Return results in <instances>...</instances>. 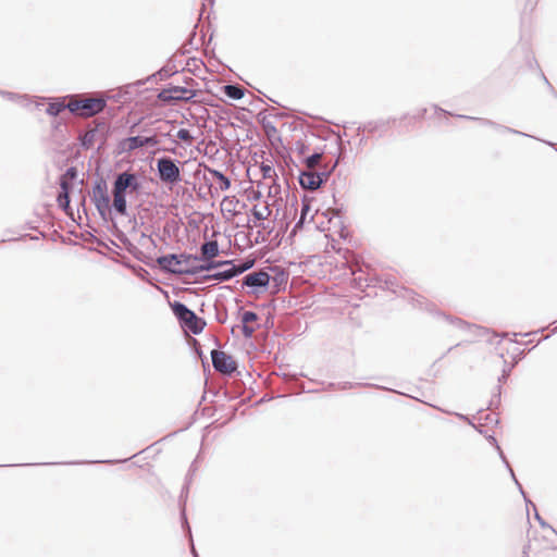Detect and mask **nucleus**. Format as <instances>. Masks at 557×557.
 <instances>
[{
    "mask_svg": "<svg viewBox=\"0 0 557 557\" xmlns=\"http://www.w3.org/2000/svg\"><path fill=\"white\" fill-rule=\"evenodd\" d=\"M180 165L181 162L177 159L168 156L158 158L156 170L159 181L170 187L178 185L183 180Z\"/></svg>",
    "mask_w": 557,
    "mask_h": 557,
    "instance_id": "obj_1",
    "label": "nucleus"
},
{
    "mask_svg": "<svg viewBox=\"0 0 557 557\" xmlns=\"http://www.w3.org/2000/svg\"><path fill=\"white\" fill-rule=\"evenodd\" d=\"M94 123V127H89L88 129L81 132L77 138L79 147L85 151L89 150L94 146L96 138L101 140L98 146V151L103 149L110 136V125L104 119L96 120Z\"/></svg>",
    "mask_w": 557,
    "mask_h": 557,
    "instance_id": "obj_2",
    "label": "nucleus"
},
{
    "mask_svg": "<svg viewBox=\"0 0 557 557\" xmlns=\"http://www.w3.org/2000/svg\"><path fill=\"white\" fill-rule=\"evenodd\" d=\"M90 198L101 220L109 222L110 196L108 193L107 180L102 175H97L95 178Z\"/></svg>",
    "mask_w": 557,
    "mask_h": 557,
    "instance_id": "obj_3",
    "label": "nucleus"
},
{
    "mask_svg": "<svg viewBox=\"0 0 557 557\" xmlns=\"http://www.w3.org/2000/svg\"><path fill=\"white\" fill-rule=\"evenodd\" d=\"M111 193L113 196V200L112 202H109V221L112 223V233L122 243H129L126 234L119 228L116 222L113 220L112 216L113 214L122 216L128 215L127 196H124V194H121L117 190L111 189Z\"/></svg>",
    "mask_w": 557,
    "mask_h": 557,
    "instance_id": "obj_4",
    "label": "nucleus"
},
{
    "mask_svg": "<svg viewBox=\"0 0 557 557\" xmlns=\"http://www.w3.org/2000/svg\"><path fill=\"white\" fill-rule=\"evenodd\" d=\"M143 189V183L137 173L131 170L116 173L112 183V190H117L124 196L139 195Z\"/></svg>",
    "mask_w": 557,
    "mask_h": 557,
    "instance_id": "obj_5",
    "label": "nucleus"
},
{
    "mask_svg": "<svg viewBox=\"0 0 557 557\" xmlns=\"http://www.w3.org/2000/svg\"><path fill=\"white\" fill-rule=\"evenodd\" d=\"M107 107V98H84L81 100H71L70 113L81 117H91L101 112Z\"/></svg>",
    "mask_w": 557,
    "mask_h": 557,
    "instance_id": "obj_6",
    "label": "nucleus"
},
{
    "mask_svg": "<svg viewBox=\"0 0 557 557\" xmlns=\"http://www.w3.org/2000/svg\"><path fill=\"white\" fill-rule=\"evenodd\" d=\"M272 276L264 270L246 274L242 280V287H247L248 294L259 295L268 290Z\"/></svg>",
    "mask_w": 557,
    "mask_h": 557,
    "instance_id": "obj_7",
    "label": "nucleus"
},
{
    "mask_svg": "<svg viewBox=\"0 0 557 557\" xmlns=\"http://www.w3.org/2000/svg\"><path fill=\"white\" fill-rule=\"evenodd\" d=\"M196 96V91L185 86L170 84L158 94V99L164 104H172L178 101L188 102Z\"/></svg>",
    "mask_w": 557,
    "mask_h": 557,
    "instance_id": "obj_8",
    "label": "nucleus"
},
{
    "mask_svg": "<svg viewBox=\"0 0 557 557\" xmlns=\"http://www.w3.org/2000/svg\"><path fill=\"white\" fill-rule=\"evenodd\" d=\"M211 361L213 369L227 377H232L237 372L238 364L232 355L220 349L211 350Z\"/></svg>",
    "mask_w": 557,
    "mask_h": 557,
    "instance_id": "obj_9",
    "label": "nucleus"
},
{
    "mask_svg": "<svg viewBox=\"0 0 557 557\" xmlns=\"http://www.w3.org/2000/svg\"><path fill=\"white\" fill-rule=\"evenodd\" d=\"M336 143H337V147H338V156H337L336 160L333 162V164L330 166H326L320 171H314L315 178H317L320 187H322L324 184H326L331 174L334 172V170L338 165L339 160L344 158V154L346 151V146L342 139V134H338Z\"/></svg>",
    "mask_w": 557,
    "mask_h": 557,
    "instance_id": "obj_10",
    "label": "nucleus"
},
{
    "mask_svg": "<svg viewBox=\"0 0 557 557\" xmlns=\"http://www.w3.org/2000/svg\"><path fill=\"white\" fill-rule=\"evenodd\" d=\"M156 262L161 271L169 274L185 275V269L175 268L174 265H181L182 260L177 257V253H168L159 256Z\"/></svg>",
    "mask_w": 557,
    "mask_h": 557,
    "instance_id": "obj_11",
    "label": "nucleus"
},
{
    "mask_svg": "<svg viewBox=\"0 0 557 557\" xmlns=\"http://www.w3.org/2000/svg\"><path fill=\"white\" fill-rule=\"evenodd\" d=\"M74 98L73 95H67L63 97H53L49 98L48 107L46 109V113L50 116L57 117L64 110H69L71 108V100Z\"/></svg>",
    "mask_w": 557,
    "mask_h": 557,
    "instance_id": "obj_12",
    "label": "nucleus"
},
{
    "mask_svg": "<svg viewBox=\"0 0 557 557\" xmlns=\"http://www.w3.org/2000/svg\"><path fill=\"white\" fill-rule=\"evenodd\" d=\"M73 189L72 184H67L66 182L62 181L60 183V191L57 196V202L60 209L66 214L71 215L73 214V209L71 207V191Z\"/></svg>",
    "mask_w": 557,
    "mask_h": 557,
    "instance_id": "obj_13",
    "label": "nucleus"
},
{
    "mask_svg": "<svg viewBox=\"0 0 557 557\" xmlns=\"http://www.w3.org/2000/svg\"><path fill=\"white\" fill-rule=\"evenodd\" d=\"M298 183L302 189H308L310 191H315L320 188L315 178V173L311 170H300L298 174Z\"/></svg>",
    "mask_w": 557,
    "mask_h": 557,
    "instance_id": "obj_14",
    "label": "nucleus"
},
{
    "mask_svg": "<svg viewBox=\"0 0 557 557\" xmlns=\"http://www.w3.org/2000/svg\"><path fill=\"white\" fill-rule=\"evenodd\" d=\"M170 307L172 309L173 314L177 319L180 325L184 324L189 318L195 313L191 309H189L184 302L180 300H174L170 302Z\"/></svg>",
    "mask_w": 557,
    "mask_h": 557,
    "instance_id": "obj_15",
    "label": "nucleus"
},
{
    "mask_svg": "<svg viewBox=\"0 0 557 557\" xmlns=\"http://www.w3.org/2000/svg\"><path fill=\"white\" fill-rule=\"evenodd\" d=\"M220 255V247L216 240H206L200 246L199 261H206V259H214Z\"/></svg>",
    "mask_w": 557,
    "mask_h": 557,
    "instance_id": "obj_16",
    "label": "nucleus"
},
{
    "mask_svg": "<svg viewBox=\"0 0 557 557\" xmlns=\"http://www.w3.org/2000/svg\"><path fill=\"white\" fill-rule=\"evenodd\" d=\"M207 325V322L203 318L198 317L196 313L193 314L181 327L189 331L194 335H199L202 333Z\"/></svg>",
    "mask_w": 557,
    "mask_h": 557,
    "instance_id": "obj_17",
    "label": "nucleus"
},
{
    "mask_svg": "<svg viewBox=\"0 0 557 557\" xmlns=\"http://www.w3.org/2000/svg\"><path fill=\"white\" fill-rule=\"evenodd\" d=\"M236 277V271L232 267H228L222 271H216L202 276L203 282L218 281L219 283L227 282Z\"/></svg>",
    "mask_w": 557,
    "mask_h": 557,
    "instance_id": "obj_18",
    "label": "nucleus"
},
{
    "mask_svg": "<svg viewBox=\"0 0 557 557\" xmlns=\"http://www.w3.org/2000/svg\"><path fill=\"white\" fill-rule=\"evenodd\" d=\"M216 269V260L214 259H206L200 264H194L188 268H185V275H197L201 272H209L211 270Z\"/></svg>",
    "mask_w": 557,
    "mask_h": 557,
    "instance_id": "obj_19",
    "label": "nucleus"
},
{
    "mask_svg": "<svg viewBox=\"0 0 557 557\" xmlns=\"http://www.w3.org/2000/svg\"><path fill=\"white\" fill-rule=\"evenodd\" d=\"M139 148V135L123 138L117 143L119 153H131Z\"/></svg>",
    "mask_w": 557,
    "mask_h": 557,
    "instance_id": "obj_20",
    "label": "nucleus"
},
{
    "mask_svg": "<svg viewBox=\"0 0 557 557\" xmlns=\"http://www.w3.org/2000/svg\"><path fill=\"white\" fill-rule=\"evenodd\" d=\"M271 271L274 272V276L271 280L273 281L276 290L280 292L281 289H285L289 277L288 272L276 265L271 267Z\"/></svg>",
    "mask_w": 557,
    "mask_h": 557,
    "instance_id": "obj_21",
    "label": "nucleus"
},
{
    "mask_svg": "<svg viewBox=\"0 0 557 557\" xmlns=\"http://www.w3.org/2000/svg\"><path fill=\"white\" fill-rule=\"evenodd\" d=\"M205 171L209 172L213 178H215L219 183V187L222 191L228 190L231 188L232 182L230 177H227L222 171L210 168L203 164Z\"/></svg>",
    "mask_w": 557,
    "mask_h": 557,
    "instance_id": "obj_22",
    "label": "nucleus"
},
{
    "mask_svg": "<svg viewBox=\"0 0 557 557\" xmlns=\"http://www.w3.org/2000/svg\"><path fill=\"white\" fill-rule=\"evenodd\" d=\"M178 73V69L173 59H169L168 62L153 75L147 78L149 81L152 77L159 76L160 79H165L174 74Z\"/></svg>",
    "mask_w": 557,
    "mask_h": 557,
    "instance_id": "obj_23",
    "label": "nucleus"
},
{
    "mask_svg": "<svg viewBox=\"0 0 557 557\" xmlns=\"http://www.w3.org/2000/svg\"><path fill=\"white\" fill-rule=\"evenodd\" d=\"M222 92L230 99L239 100L245 96V88L238 84H226L221 87Z\"/></svg>",
    "mask_w": 557,
    "mask_h": 557,
    "instance_id": "obj_24",
    "label": "nucleus"
},
{
    "mask_svg": "<svg viewBox=\"0 0 557 557\" xmlns=\"http://www.w3.org/2000/svg\"><path fill=\"white\" fill-rule=\"evenodd\" d=\"M389 123V120L387 121H384V120H380V121H371V122H368L367 124H364L363 126H359L357 128V133L360 134V132H363V131H367L369 133H375L380 129H385L387 127Z\"/></svg>",
    "mask_w": 557,
    "mask_h": 557,
    "instance_id": "obj_25",
    "label": "nucleus"
},
{
    "mask_svg": "<svg viewBox=\"0 0 557 557\" xmlns=\"http://www.w3.org/2000/svg\"><path fill=\"white\" fill-rule=\"evenodd\" d=\"M258 121L259 123L262 125L265 134L269 136V137H273L275 134H277V128L276 126L268 119L267 115H264V112L261 111L259 114H258Z\"/></svg>",
    "mask_w": 557,
    "mask_h": 557,
    "instance_id": "obj_26",
    "label": "nucleus"
},
{
    "mask_svg": "<svg viewBox=\"0 0 557 557\" xmlns=\"http://www.w3.org/2000/svg\"><path fill=\"white\" fill-rule=\"evenodd\" d=\"M366 282V286L369 287V286H376L377 284H380L382 281L379 276L376 275H373V276H370L368 275L367 277H363L362 275H359V276H356L354 278V282H355V285L356 287L358 288H361L363 285H362V282Z\"/></svg>",
    "mask_w": 557,
    "mask_h": 557,
    "instance_id": "obj_27",
    "label": "nucleus"
},
{
    "mask_svg": "<svg viewBox=\"0 0 557 557\" xmlns=\"http://www.w3.org/2000/svg\"><path fill=\"white\" fill-rule=\"evenodd\" d=\"M264 210L267 211V213H263L262 211L258 210L257 206L252 207V209L250 210L251 212V215L253 216L255 219V223L256 225L258 226H262L264 227V223L263 221L267 219V216L271 213V210L269 208V206H267L264 208Z\"/></svg>",
    "mask_w": 557,
    "mask_h": 557,
    "instance_id": "obj_28",
    "label": "nucleus"
},
{
    "mask_svg": "<svg viewBox=\"0 0 557 557\" xmlns=\"http://www.w3.org/2000/svg\"><path fill=\"white\" fill-rule=\"evenodd\" d=\"M78 177V171L76 169V166H70L65 170V172L63 174L60 175L59 177V184L64 181L66 182L67 184H72L73 185V182Z\"/></svg>",
    "mask_w": 557,
    "mask_h": 557,
    "instance_id": "obj_29",
    "label": "nucleus"
},
{
    "mask_svg": "<svg viewBox=\"0 0 557 557\" xmlns=\"http://www.w3.org/2000/svg\"><path fill=\"white\" fill-rule=\"evenodd\" d=\"M323 156V151H314L313 153L305 157L302 159V163L309 169L311 170L312 168H314L319 161L321 160Z\"/></svg>",
    "mask_w": 557,
    "mask_h": 557,
    "instance_id": "obj_30",
    "label": "nucleus"
},
{
    "mask_svg": "<svg viewBox=\"0 0 557 557\" xmlns=\"http://www.w3.org/2000/svg\"><path fill=\"white\" fill-rule=\"evenodd\" d=\"M502 385H496L492 398L488 403L487 409L494 411L500 405Z\"/></svg>",
    "mask_w": 557,
    "mask_h": 557,
    "instance_id": "obj_31",
    "label": "nucleus"
},
{
    "mask_svg": "<svg viewBox=\"0 0 557 557\" xmlns=\"http://www.w3.org/2000/svg\"><path fill=\"white\" fill-rule=\"evenodd\" d=\"M238 313H240L242 324L250 325V323L256 322L259 319V315L255 311H245L242 308H239Z\"/></svg>",
    "mask_w": 557,
    "mask_h": 557,
    "instance_id": "obj_32",
    "label": "nucleus"
},
{
    "mask_svg": "<svg viewBox=\"0 0 557 557\" xmlns=\"http://www.w3.org/2000/svg\"><path fill=\"white\" fill-rule=\"evenodd\" d=\"M491 127H493L496 131L503 132V133H509V134L520 135V136H524V137H532V135H529L527 133H523L521 131L511 128V127L506 126V125H502V124L496 123V122H494V125H492Z\"/></svg>",
    "mask_w": 557,
    "mask_h": 557,
    "instance_id": "obj_33",
    "label": "nucleus"
},
{
    "mask_svg": "<svg viewBox=\"0 0 557 557\" xmlns=\"http://www.w3.org/2000/svg\"><path fill=\"white\" fill-rule=\"evenodd\" d=\"M491 127H493L496 131L503 132V133H509V134L520 135V136H524V137H532V135H529L527 133H523L521 131L511 128V127L506 126V125H502V124L496 123V122H494V125H492Z\"/></svg>",
    "mask_w": 557,
    "mask_h": 557,
    "instance_id": "obj_34",
    "label": "nucleus"
},
{
    "mask_svg": "<svg viewBox=\"0 0 557 557\" xmlns=\"http://www.w3.org/2000/svg\"><path fill=\"white\" fill-rule=\"evenodd\" d=\"M253 267L252 260H242L238 264L235 263V261L232 264L233 270L236 271V276L243 274L247 270Z\"/></svg>",
    "mask_w": 557,
    "mask_h": 557,
    "instance_id": "obj_35",
    "label": "nucleus"
},
{
    "mask_svg": "<svg viewBox=\"0 0 557 557\" xmlns=\"http://www.w3.org/2000/svg\"><path fill=\"white\" fill-rule=\"evenodd\" d=\"M190 345L193 346L195 354L201 359L203 369L206 370L209 368L207 357L203 355L199 342L196 338H191Z\"/></svg>",
    "mask_w": 557,
    "mask_h": 557,
    "instance_id": "obj_36",
    "label": "nucleus"
},
{
    "mask_svg": "<svg viewBox=\"0 0 557 557\" xmlns=\"http://www.w3.org/2000/svg\"><path fill=\"white\" fill-rule=\"evenodd\" d=\"M175 138H178L181 141L187 145H190L194 140V136L188 128H180L175 134Z\"/></svg>",
    "mask_w": 557,
    "mask_h": 557,
    "instance_id": "obj_37",
    "label": "nucleus"
},
{
    "mask_svg": "<svg viewBox=\"0 0 557 557\" xmlns=\"http://www.w3.org/2000/svg\"><path fill=\"white\" fill-rule=\"evenodd\" d=\"M159 144L156 136H140L139 135V147H154Z\"/></svg>",
    "mask_w": 557,
    "mask_h": 557,
    "instance_id": "obj_38",
    "label": "nucleus"
},
{
    "mask_svg": "<svg viewBox=\"0 0 557 557\" xmlns=\"http://www.w3.org/2000/svg\"><path fill=\"white\" fill-rule=\"evenodd\" d=\"M180 517H181L183 530L190 536L191 529H190L188 520H187L185 503L183 504V507H180Z\"/></svg>",
    "mask_w": 557,
    "mask_h": 557,
    "instance_id": "obj_39",
    "label": "nucleus"
},
{
    "mask_svg": "<svg viewBox=\"0 0 557 557\" xmlns=\"http://www.w3.org/2000/svg\"><path fill=\"white\" fill-rule=\"evenodd\" d=\"M456 116L459 119L476 121L483 126L491 127L492 125H494V121L484 119V117L469 116V115H465V114H457Z\"/></svg>",
    "mask_w": 557,
    "mask_h": 557,
    "instance_id": "obj_40",
    "label": "nucleus"
},
{
    "mask_svg": "<svg viewBox=\"0 0 557 557\" xmlns=\"http://www.w3.org/2000/svg\"><path fill=\"white\" fill-rule=\"evenodd\" d=\"M533 506V509H534V517L535 519L537 520L539 524L541 525L542 529H549L552 532H554L555 534H557V531L554 527H552L549 523H547L542 517L541 515L539 513L535 505L532 503L531 504Z\"/></svg>",
    "mask_w": 557,
    "mask_h": 557,
    "instance_id": "obj_41",
    "label": "nucleus"
},
{
    "mask_svg": "<svg viewBox=\"0 0 557 557\" xmlns=\"http://www.w3.org/2000/svg\"><path fill=\"white\" fill-rule=\"evenodd\" d=\"M260 171L263 178H271L273 175H275V170L271 164L262 163L260 165Z\"/></svg>",
    "mask_w": 557,
    "mask_h": 557,
    "instance_id": "obj_42",
    "label": "nucleus"
},
{
    "mask_svg": "<svg viewBox=\"0 0 557 557\" xmlns=\"http://www.w3.org/2000/svg\"><path fill=\"white\" fill-rule=\"evenodd\" d=\"M259 329V325L257 326H252V325H249V324H242V333H243V336L246 338V339H249L253 336L256 330Z\"/></svg>",
    "mask_w": 557,
    "mask_h": 557,
    "instance_id": "obj_43",
    "label": "nucleus"
},
{
    "mask_svg": "<svg viewBox=\"0 0 557 557\" xmlns=\"http://www.w3.org/2000/svg\"><path fill=\"white\" fill-rule=\"evenodd\" d=\"M189 482L190 481L186 479L185 484L183 485V487L181 490L180 499H178L180 507H183L184 503L186 504V499H187L188 492H189Z\"/></svg>",
    "mask_w": 557,
    "mask_h": 557,
    "instance_id": "obj_44",
    "label": "nucleus"
},
{
    "mask_svg": "<svg viewBox=\"0 0 557 557\" xmlns=\"http://www.w3.org/2000/svg\"><path fill=\"white\" fill-rule=\"evenodd\" d=\"M295 150L299 156H304L308 150L309 146L301 139L295 143Z\"/></svg>",
    "mask_w": 557,
    "mask_h": 557,
    "instance_id": "obj_45",
    "label": "nucleus"
},
{
    "mask_svg": "<svg viewBox=\"0 0 557 557\" xmlns=\"http://www.w3.org/2000/svg\"><path fill=\"white\" fill-rule=\"evenodd\" d=\"M355 385H362V384L361 383L354 384L351 382H341V383H331L330 387L337 388V389H347V388L354 387Z\"/></svg>",
    "mask_w": 557,
    "mask_h": 557,
    "instance_id": "obj_46",
    "label": "nucleus"
},
{
    "mask_svg": "<svg viewBox=\"0 0 557 557\" xmlns=\"http://www.w3.org/2000/svg\"><path fill=\"white\" fill-rule=\"evenodd\" d=\"M177 257H180V260H182V263L188 262L189 260L199 261V259H200L198 255L186 253V252L177 253Z\"/></svg>",
    "mask_w": 557,
    "mask_h": 557,
    "instance_id": "obj_47",
    "label": "nucleus"
},
{
    "mask_svg": "<svg viewBox=\"0 0 557 557\" xmlns=\"http://www.w3.org/2000/svg\"><path fill=\"white\" fill-rule=\"evenodd\" d=\"M2 97L10 101H17V100L24 98V96H21L18 94L12 92V91H7V90H4Z\"/></svg>",
    "mask_w": 557,
    "mask_h": 557,
    "instance_id": "obj_48",
    "label": "nucleus"
},
{
    "mask_svg": "<svg viewBox=\"0 0 557 557\" xmlns=\"http://www.w3.org/2000/svg\"><path fill=\"white\" fill-rule=\"evenodd\" d=\"M227 310L223 309L221 311H216L215 319L219 323L224 324L227 320Z\"/></svg>",
    "mask_w": 557,
    "mask_h": 557,
    "instance_id": "obj_49",
    "label": "nucleus"
},
{
    "mask_svg": "<svg viewBox=\"0 0 557 557\" xmlns=\"http://www.w3.org/2000/svg\"><path fill=\"white\" fill-rule=\"evenodd\" d=\"M511 369L512 367L503 369L502 375L498 377L497 385H502V383H505L507 381L508 376L510 375Z\"/></svg>",
    "mask_w": 557,
    "mask_h": 557,
    "instance_id": "obj_50",
    "label": "nucleus"
},
{
    "mask_svg": "<svg viewBox=\"0 0 557 557\" xmlns=\"http://www.w3.org/2000/svg\"><path fill=\"white\" fill-rule=\"evenodd\" d=\"M446 318L450 323L456 324L460 329L470 327V324H468L467 322H465L463 320H461L459 318H455V319H450L449 317H446Z\"/></svg>",
    "mask_w": 557,
    "mask_h": 557,
    "instance_id": "obj_51",
    "label": "nucleus"
},
{
    "mask_svg": "<svg viewBox=\"0 0 557 557\" xmlns=\"http://www.w3.org/2000/svg\"><path fill=\"white\" fill-rule=\"evenodd\" d=\"M541 77H542L543 82L545 83V85L547 86L550 95L557 96L556 89L553 87V85L550 84V82L548 81V78L545 76V74L543 72H541Z\"/></svg>",
    "mask_w": 557,
    "mask_h": 557,
    "instance_id": "obj_52",
    "label": "nucleus"
},
{
    "mask_svg": "<svg viewBox=\"0 0 557 557\" xmlns=\"http://www.w3.org/2000/svg\"><path fill=\"white\" fill-rule=\"evenodd\" d=\"M515 483H516V485L518 486V488H519V491H520L521 495L523 496V498H524V500H525V503H527V506H528V505H531V504H532V502L527 497V494H525V492L523 491V487H522V485L520 484V482H519L518 480H516V481H515Z\"/></svg>",
    "mask_w": 557,
    "mask_h": 557,
    "instance_id": "obj_53",
    "label": "nucleus"
},
{
    "mask_svg": "<svg viewBox=\"0 0 557 557\" xmlns=\"http://www.w3.org/2000/svg\"><path fill=\"white\" fill-rule=\"evenodd\" d=\"M515 483H516V485L518 486V488H519V491H520L521 495L523 496V498H524V500H525V503H527V506H528V505H531V504H532V502L527 497V494H525V492L523 491V487H522V485L520 484V482H519L518 480H516V481H515Z\"/></svg>",
    "mask_w": 557,
    "mask_h": 557,
    "instance_id": "obj_54",
    "label": "nucleus"
},
{
    "mask_svg": "<svg viewBox=\"0 0 557 557\" xmlns=\"http://www.w3.org/2000/svg\"><path fill=\"white\" fill-rule=\"evenodd\" d=\"M81 210L83 211V213L87 214L86 196L85 195L82 196V200H81L79 206L77 208V212L79 213Z\"/></svg>",
    "mask_w": 557,
    "mask_h": 557,
    "instance_id": "obj_55",
    "label": "nucleus"
},
{
    "mask_svg": "<svg viewBox=\"0 0 557 557\" xmlns=\"http://www.w3.org/2000/svg\"><path fill=\"white\" fill-rule=\"evenodd\" d=\"M234 260H216V269L222 267H232Z\"/></svg>",
    "mask_w": 557,
    "mask_h": 557,
    "instance_id": "obj_56",
    "label": "nucleus"
},
{
    "mask_svg": "<svg viewBox=\"0 0 557 557\" xmlns=\"http://www.w3.org/2000/svg\"><path fill=\"white\" fill-rule=\"evenodd\" d=\"M309 211H310L309 203L302 201L301 202V213H300V216H305L306 218Z\"/></svg>",
    "mask_w": 557,
    "mask_h": 557,
    "instance_id": "obj_57",
    "label": "nucleus"
},
{
    "mask_svg": "<svg viewBox=\"0 0 557 557\" xmlns=\"http://www.w3.org/2000/svg\"><path fill=\"white\" fill-rule=\"evenodd\" d=\"M343 212V208H329L327 209V212L324 214L325 216H329V213H332V215L336 214L337 216H339V214Z\"/></svg>",
    "mask_w": 557,
    "mask_h": 557,
    "instance_id": "obj_58",
    "label": "nucleus"
},
{
    "mask_svg": "<svg viewBox=\"0 0 557 557\" xmlns=\"http://www.w3.org/2000/svg\"><path fill=\"white\" fill-rule=\"evenodd\" d=\"M487 441H488L492 445H494V446H495V448H496L497 450H500V446L498 445V442H497V440L495 438V436H493V435L487 436Z\"/></svg>",
    "mask_w": 557,
    "mask_h": 557,
    "instance_id": "obj_59",
    "label": "nucleus"
},
{
    "mask_svg": "<svg viewBox=\"0 0 557 557\" xmlns=\"http://www.w3.org/2000/svg\"><path fill=\"white\" fill-rule=\"evenodd\" d=\"M268 110L270 111V115H272V116H274V117H280V119H282V117H284V116H285V114H284V113H282V112H276L274 108H269Z\"/></svg>",
    "mask_w": 557,
    "mask_h": 557,
    "instance_id": "obj_60",
    "label": "nucleus"
},
{
    "mask_svg": "<svg viewBox=\"0 0 557 557\" xmlns=\"http://www.w3.org/2000/svg\"><path fill=\"white\" fill-rule=\"evenodd\" d=\"M195 471H196V460H195V461H193V463L190 465V468H189V470H188V473H187V475H186V479L190 481L191 475H193V473H194Z\"/></svg>",
    "mask_w": 557,
    "mask_h": 557,
    "instance_id": "obj_61",
    "label": "nucleus"
},
{
    "mask_svg": "<svg viewBox=\"0 0 557 557\" xmlns=\"http://www.w3.org/2000/svg\"><path fill=\"white\" fill-rule=\"evenodd\" d=\"M488 423H498V419L493 416V413H486L484 418Z\"/></svg>",
    "mask_w": 557,
    "mask_h": 557,
    "instance_id": "obj_62",
    "label": "nucleus"
},
{
    "mask_svg": "<svg viewBox=\"0 0 557 557\" xmlns=\"http://www.w3.org/2000/svg\"><path fill=\"white\" fill-rule=\"evenodd\" d=\"M497 451H498V454H499L500 459H502V460H503V462L506 465V468H507V469H510V465H509V462H508V460H507L506 456L504 455L503 450L500 449V450H497Z\"/></svg>",
    "mask_w": 557,
    "mask_h": 557,
    "instance_id": "obj_63",
    "label": "nucleus"
},
{
    "mask_svg": "<svg viewBox=\"0 0 557 557\" xmlns=\"http://www.w3.org/2000/svg\"><path fill=\"white\" fill-rule=\"evenodd\" d=\"M530 547H531L530 543H528V544H525V545L523 546V549H522V555H523V556H522V557H528V555H529V550H530Z\"/></svg>",
    "mask_w": 557,
    "mask_h": 557,
    "instance_id": "obj_64",
    "label": "nucleus"
}]
</instances>
